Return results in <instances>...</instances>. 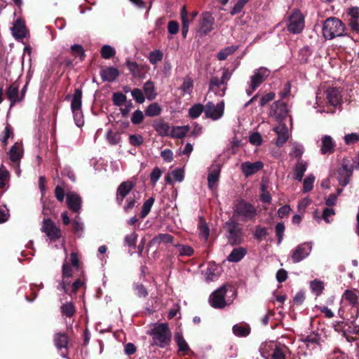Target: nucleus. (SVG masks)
<instances>
[{
    "instance_id": "24",
    "label": "nucleus",
    "mask_w": 359,
    "mask_h": 359,
    "mask_svg": "<svg viewBox=\"0 0 359 359\" xmlns=\"http://www.w3.org/2000/svg\"><path fill=\"white\" fill-rule=\"evenodd\" d=\"M153 127L157 133L161 137H167L170 134L171 129L169 123L162 118L155 120L153 123Z\"/></svg>"
},
{
    "instance_id": "19",
    "label": "nucleus",
    "mask_w": 359,
    "mask_h": 359,
    "mask_svg": "<svg viewBox=\"0 0 359 359\" xmlns=\"http://www.w3.org/2000/svg\"><path fill=\"white\" fill-rule=\"evenodd\" d=\"M68 208L74 212H79L82 200L79 195L75 193H69L66 199Z\"/></svg>"
},
{
    "instance_id": "56",
    "label": "nucleus",
    "mask_w": 359,
    "mask_h": 359,
    "mask_svg": "<svg viewBox=\"0 0 359 359\" xmlns=\"http://www.w3.org/2000/svg\"><path fill=\"white\" fill-rule=\"evenodd\" d=\"M285 230V226L283 223L279 222L275 226V232L277 236V243L278 245H280L282 243L284 236V232Z\"/></svg>"
},
{
    "instance_id": "45",
    "label": "nucleus",
    "mask_w": 359,
    "mask_h": 359,
    "mask_svg": "<svg viewBox=\"0 0 359 359\" xmlns=\"http://www.w3.org/2000/svg\"><path fill=\"white\" fill-rule=\"evenodd\" d=\"M154 201L155 198L154 197H150L143 203L142 210L140 214V218L144 219L149 215Z\"/></svg>"
},
{
    "instance_id": "40",
    "label": "nucleus",
    "mask_w": 359,
    "mask_h": 359,
    "mask_svg": "<svg viewBox=\"0 0 359 359\" xmlns=\"http://www.w3.org/2000/svg\"><path fill=\"white\" fill-rule=\"evenodd\" d=\"M231 78V73L229 72L228 69H224L222 73V78L220 79V83L222 84L223 88L221 89L220 91H215V94L218 95L221 97L224 96L225 95V92L226 90V86H227V81Z\"/></svg>"
},
{
    "instance_id": "32",
    "label": "nucleus",
    "mask_w": 359,
    "mask_h": 359,
    "mask_svg": "<svg viewBox=\"0 0 359 359\" xmlns=\"http://www.w3.org/2000/svg\"><path fill=\"white\" fill-rule=\"evenodd\" d=\"M327 99L328 102L332 106H337L339 104L341 95L339 90L336 88H329L327 91Z\"/></svg>"
},
{
    "instance_id": "33",
    "label": "nucleus",
    "mask_w": 359,
    "mask_h": 359,
    "mask_svg": "<svg viewBox=\"0 0 359 359\" xmlns=\"http://www.w3.org/2000/svg\"><path fill=\"white\" fill-rule=\"evenodd\" d=\"M135 184L130 180L121 182L117 188L116 192L123 197H126L131 190L134 188Z\"/></svg>"
},
{
    "instance_id": "38",
    "label": "nucleus",
    "mask_w": 359,
    "mask_h": 359,
    "mask_svg": "<svg viewBox=\"0 0 359 359\" xmlns=\"http://www.w3.org/2000/svg\"><path fill=\"white\" fill-rule=\"evenodd\" d=\"M14 136L13 128L9 123H6L4 131L0 135V141L3 147H6L8 144V140L13 138Z\"/></svg>"
},
{
    "instance_id": "17",
    "label": "nucleus",
    "mask_w": 359,
    "mask_h": 359,
    "mask_svg": "<svg viewBox=\"0 0 359 359\" xmlns=\"http://www.w3.org/2000/svg\"><path fill=\"white\" fill-rule=\"evenodd\" d=\"M263 166V163L259 161L254 163L247 161L241 164V170L244 175L248 177L262 170Z\"/></svg>"
},
{
    "instance_id": "64",
    "label": "nucleus",
    "mask_w": 359,
    "mask_h": 359,
    "mask_svg": "<svg viewBox=\"0 0 359 359\" xmlns=\"http://www.w3.org/2000/svg\"><path fill=\"white\" fill-rule=\"evenodd\" d=\"M107 140L111 144H117L121 141V135L118 133L109 131L107 135Z\"/></svg>"
},
{
    "instance_id": "7",
    "label": "nucleus",
    "mask_w": 359,
    "mask_h": 359,
    "mask_svg": "<svg viewBox=\"0 0 359 359\" xmlns=\"http://www.w3.org/2000/svg\"><path fill=\"white\" fill-rule=\"evenodd\" d=\"M338 314L346 325L353 324L359 316V306L344 304L339 308Z\"/></svg>"
},
{
    "instance_id": "2",
    "label": "nucleus",
    "mask_w": 359,
    "mask_h": 359,
    "mask_svg": "<svg viewBox=\"0 0 359 359\" xmlns=\"http://www.w3.org/2000/svg\"><path fill=\"white\" fill-rule=\"evenodd\" d=\"M345 31L344 24L336 18H329L323 23V34L326 39L341 36Z\"/></svg>"
},
{
    "instance_id": "61",
    "label": "nucleus",
    "mask_w": 359,
    "mask_h": 359,
    "mask_svg": "<svg viewBox=\"0 0 359 359\" xmlns=\"http://www.w3.org/2000/svg\"><path fill=\"white\" fill-rule=\"evenodd\" d=\"M137 237V233H136L135 231H133L130 234H128L125 237V243L127 245L135 248L136 247Z\"/></svg>"
},
{
    "instance_id": "1",
    "label": "nucleus",
    "mask_w": 359,
    "mask_h": 359,
    "mask_svg": "<svg viewBox=\"0 0 359 359\" xmlns=\"http://www.w3.org/2000/svg\"><path fill=\"white\" fill-rule=\"evenodd\" d=\"M151 341L149 346V349L158 346L161 348H166L171 342L172 332L166 323H159L154 326L150 331Z\"/></svg>"
},
{
    "instance_id": "42",
    "label": "nucleus",
    "mask_w": 359,
    "mask_h": 359,
    "mask_svg": "<svg viewBox=\"0 0 359 359\" xmlns=\"http://www.w3.org/2000/svg\"><path fill=\"white\" fill-rule=\"evenodd\" d=\"M126 65L133 77H141V69L140 67V65L136 62H132L129 60H127L126 62Z\"/></svg>"
},
{
    "instance_id": "52",
    "label": "nucleus",
    "mask_w": 359,
    "mask_h": 359,
    "mask_svg": "<svg viewBox=\"0 0 359 359\" xmlns=\"http://www.w3.org/2000/svg\"><path fill=\"white\" fill-rule=\"evenodd\" d=\"M127 100L126 96L121 92H116L113 93L112 101L115 106L121 107Z\"/></svg>"
},
{
    "instance_id": "13",
    "label": "nucleus",
    "mask_w": 359,
    "mask_h": 359,
    "mask_svg": "<svg viewBox=\"0 0 359 359\" xmlns=\"http://www.w3.org/2000/svg\"><path fill=\"white\" fill-rule=\"evenodd\" d=\"M311 250V245L307 243L298 245L291 254L294 263H298L309 256Z\"/></svg>"
},
{
    "instance_id": "18",
    "label": "nucleus",
    "mask_w": 359,
    "mask_h": 359,
    "mask_svg": "<svg viewBox=\"0 0 359 359\" xmlns=\"http://www.w3.org/2000/svg\"><path fill=\"white\" fill-rule=\"evenodd\" d=\"M118 69L114 67H104L100 69V75L103 81L113 82L119 76Z\"/></svg>"
},
{
    "instance_id": "25",
    "label": "nucleus",
    "mask_w": 359,
    "mask_h": 359,
    "mask_svg": "<svg viewBox=\"0 0 359 359\" xmlns=\"http://www.w3.org/2000/svg\"><path fill=\"white\" fill-rule=\"evenodd\" d=\"M274 131L277 134L276 144L278 147L283 146L288 140V130L285 124L276 127Z\"/></svg>"
},
{
    "instance_id": "14",
    "label": "nucleus",
    "mask_w": 359,
    "mask_h": 359,
    "mask_svg": "<svg viewBox=\"0 0 359 359\" xmlns=\"http://www.w3.org/2000/svg\"><path fill=\"white\" fill-rule=\"evenodd\" d=\"M269 76V71L266 68L258 69L253 76H251L250 88L255 91Z\"/></svg>"
},
{
    "instance_id": "4",
    "label": "nucleus",
    "mask_w": 359,
    "mask_h": 359,
    "mask_svg": "<svg viewBox=\"0 0 359 359\" xmlns=\"http://www.w3.org/2000/svg\"><path fill=\"white\" fill-rule=\"evenodd\" d=\"M224 228L229 233L226 238L230 245H236L243 242V229L237 222L229 219L225 222Z\"/></svg>"
},
{
    "instance_id": "37",
    "label": "nucleus",
    "mask_w": 359,
    "mask_h": 359,
    "mask_svg": "<svg viewBox=\"0 0 359 359\" xmlns=\"http://www.w3.org/2000/svg\"><path fill=\"white\" fill-rule=\"evenodd\" d=\"M143 90L149 100H153L156 98L157 93L155 90L154 83L151 81H147L143 86Z\"/></svg>"
},
{
    "instance_id": "43",
    "label": "nucleus",
    "mask_w": 359,
    "mask_h": 359,
    "mask_svg": "<svg viewBox=\"0 0 359 359\" xmlns=\"http://www.w3.org/2000/svg\"><path fill=\"white\" fill-rule=\"evenodd\" d=\"M268 236L267 229L265 226L257 225L253 232V237L258 242H261Z\"/></svg>"
},
{
    "instance_id": "10",
    "label": "nucleus",
    "mask_w": 359,
    "mask_h": 359,
    "mask_svg": "<svg viewBox=\"0 0 359 359\" xmlns=\"http://www.w3.org/2000/svg\"><path fill=\"white\" fill-rule=\"evenodd\" d=\"M222 165L223 163L215 160L208 168V187L211 190L213 189L214 187L219 181Z\"/></svg>"
},
{
    "instance_id": "30",
    "label": "nucleus",
    "mask_w": 359,
    "mask_h": 359,
    "mask_svg": "<svg viewBox=\"0 0 359 359\" xmlns=\"http://www.w3.org/2000/svg\"><path fill=\"white\" fill-rule=\"evenodd\" d=\"M247 254L245 248L240 247L234 248L227 257V260L231 262H238L241 261Z\"/></svg>"
},
{
    "instance_id": "62",
    "label": "nucleus",
    "mask_w": 359,
    "mask_h": 359,
    "mask_svg": "<svg viewBox=\"0 0 359 359\" xmlns=\"http://www.w3.org/2000/svg\"><path fill=\"white\" fill-rule=\"evenodd\" d=\"M131 95L134 100L139 104H142L145 100V97L142 91L139 88H134L131 91Z\"/></svg>"
},
{
    "instance_id": "22",
    "label": "nucleus",
    "mask_w": 359,
    "mask_h": 359,
    "mask_svg": "<svg viewBox=\"0 0 359 359\" xmlns=\"http://www.w3.org/2000/svg\"><path fill=\"white\" fill-rule=\"evenodd\" d=\"M214 22L215 19L211 14L205 13L200 21V32L207 35L213 29Z\"/></svg>"
},
{
    "instance_id": "28",
    "label": "nucleus",
    "mask_w": 359,
    "mask_h": 359,
    "mask_svg": "<svg viewBox=\"0 0 359 359\" xmlns=\"http://www.w3.org/2000/svg\"><path fill=\"white\" fill-rule=\"evenodd\" d=\"M343 298L348 301L347 305L359 306V291L356 290H346Z\"/></svg>"
},
{
    "instance_id": "12",
    "label": "nucleus",
    "mask_w": 359,
    "mask_h": 359,
    "mask_svg": "<svg viewBox=\"0 0 359 359\" xmlns=\"http://www.w3.org/2000/svg\"><path fill=\"white\" fill-rule=\"evenodd\" d=\"M41 231L51 240L55 241L61 238V230L49 218L44 219Z\"/></svg>"
},
{
    "instance_id": "23",
    "label": "nucleus",
    "mask_w": 359,
    "mask_h": 359,
    "mask_svg": "<svg viewBox=\"0 0 359 359\" xmlns=\"http://www.w3.org/2000/svg\"><path fill=\"white\" fill-rule=\"evenodd\" d=\"M174 338L178 346V352H182L183 355H191L194 353L181 333L176 332Z\"/></svg>"
},
{
    "instance_id": "11",
    "label": "nucleus",
    "mask_w": 359,
    "mask_h": 359,
    "mask_svg": "<svg viewBox=\"0 0 359 359\" xmlns=\"http://www.w3.org/2000/svg\"><path fill=\"white\" fill-rule=\"evenodd\" d=\"M289 110L287 104L280 100L273 103L271 107L270 114L278 121H283L288 115Z\"/></svg>"
},
{
    "instance_id": "39",
    "label": "nucleus",
    "mask_w": 359,
    "mask_h": 359,
    "mask_svg": "<svg viewBox=\"0 0 359 359\" xmlns=\"http://www.w3.org/2000/svg\"><path fill=\"white\" fill-rule=\"evenodd\" d=\"M162 107L157 103L150 104L145 109V115L149 117L157 116L161 114Z\"/></svg>"
},
{
    "instance_id": "60",
    "label": "nucleus",
    "mask_w": 359,
    "mask_h": 359,
    "mask_svg": "<svg viewBox=\"0 0 359 359\" xmlns=\"http://www.w3.org/2000/svg\"><path fill=\"white\" fill-rule=\"evenodd\" d=\"M222 86V83H220V80L217 76H213L210 79V83H209V91H220L221 89L220 87Z\"/></svg>"
},
{
    "instance_id": "5",
    "label": "nucleus",
    "mask_w": 359,
    "mask_h": 359,
    "mask_svg": "<svg viewBox=\"0 0 359 359\" xmlns=\"http://www.w3.org/2000/svg\"><path fill=\"white\" fill-rule=\"evenodd\" d=\"M353 163L348 158H343L341 167L337 170V180L340 186L344 187L350 182L353 175Z\"/></svg>"
},
{
    "instance_id": "15",
    "label": "nucleus",
    "mask_w": 359,
    "mask_h": 359,
    "mask_svg": "<svg viewBox=\"0 0 359 359\" xmlns=\"http://www.w3.org/2000/svg\"><path fill=\"white\" fill-rule=\"evenodd\" d=\"M336 142L333 138L328 135H325L321 138L320 151L323 155L330 156L334 152Z\"/></svg>"
},
{
    "instance_id": "46",
    "label": "nucleus",
    "mask_w": 359,
    "mask_h": 359,
    "mask_svg": "<svg viewBox=\"0 0 359 359\" xmlns=\"http://www.w3.org/2000/svg\"><path fill=\"white\" fill-rule=\"evenodd\" d=\"M10 180V173L7 169L1 165L0 167V189H4L6 188Z\"/></svg>"
},
{
    "instance_id": "63",
    "label": "nucleus",
    "mask_w": 359,
    "mask_h": 359,
    "mask_svg": "<svg viewBox=\"0 0 359 359\" xmlns=\"http://www.w3.org/2000/svg\"><path fill=\"white\" fill-rule=\"evenodd\" d=\"M311 288L317 295L321 294L324 290L323 283L320 280H314L311 282Z\"/></svg>"
},
{
    "instance_id": "9",
    "label": "nucleus",
    "mask_w": 359,
    "mask_h": 359,
    "mask_svg": "<svg viewBox=\"0 0 359 359\" xmlns=\"http://www.w3.org/2000/svg\"><path fill=\"white\" fill-rule=\"evenodd\" d=\"M224 111V102L223 100L216 105L212 102H208L205 105V116L215 121L218 120L223 116Z\"/></svg>"
},
{
    "instance_id": "27",
    "label": "nucleus",
    "mask_w": 359,
    "mask_h": 359,
    "mask_svg": "<svg viewBox=\"0 0 359 359\" xmlns=\"http://www.w3.org/2000/svg\"><path fill=\"white\" fill-rule=\"evenodd\" d=\"M174 236L169 233H159L154 236L149 243V246L160 245L161 243L172 244Z\"/></svg>"
},
{
    "instance_id": "16",
    "label": "nucleus",
    "mask_w": 359,
    "mask_h": 359,
    "mask_svg": "<svg viewBox=\"0 0 359 359\" xmlns=\"http://www.w3.org/2000/svg\"><path fill=\"white\" fill-rule=\"evenodd\" d=\"M11 31L13 37L17 41H22L26 36L27 32L25 21L21 18L17 19L11 28Z\"/></svg>"
},
{
    "instance_id": "49",
    "label": "nucleus",
    "mask_w": 359,
    "mask_h": 359,
    "mask_svg": "<svg viewBox=\"0 0 359 359\" xmlns=\"http://www.w3.org/2000/svg\"><path fill=\"white\" fill-rule=\"evenodd\" d=\"M101 56L104 59H110L116 54L115 49L109 45H104L100 50Z\"/></svg>"
},
{
    "instance_id": "8",
    "label": "nucleus",
    "mask_w": 359,
    "mask_h": 359,
    "mask_svg": "<svg viewBox=\"0 0 359 359\" xmlns=\"http://www.w3.org/2000/svg\"><path fill=\"white\" fill-rule=\"evenodd\" d=\"M304 27V17L298 11H294L289 18L287 30L294 34H299Z\"/></svg>"
},
{
    "instance_id": "57",
    "label": "nucleus",
    "mask_w": 359,
    "mask_h": 359,
    "mask_svg": "<svg viewBox=\"0 0 359 359\" xmlns=\"http://www.w3.org/2000/svg\"><path fill=\"white\" fill-rule=\"evenodd\" d=\"M194 83L193 80L190 77H186L184 79V81L180 87V89L184 93L190 94L193 90Z\"/></svg>"
},
{
    "instance_id": "20",
    "label": "nucleus",
    "mask_w": 359,
    "mask_h": 359,
    "mask_svg": "<svg viewBox=\"0 0 359 359\" xmlns=\"http://www.w3.org/2000/svg\"><path fill=\"white\" fill-rule=\"evenodd\" d=\"M6 97L10 100V108L13 107L17 102H20L19 99V85L16 83H11L6 92Z\"/></svg>"
},
{
    "instance_id": "59",
    "label": "nucleus",
    "mask_w": 359,
    "mask_h": 359,
    "mask_svg": "<svg viewBox=\"0 0 359 359\" xmlns=\"http://www.w3.org/2000/svg\"><path fill=\"white\" fill-rule=\"evenodd\" d=\"M199 231L200 236L204 238L205 240L208 239L209 236V228L205 221L202 217L200 219L199 222Z\"/></svg>"
},
{
    "instance_id": "47",
    "label": "nucleus",
    "mask_w": 359,
    "mask_h": 359,
    "mask_svg": "<svg viewBox=\"0 0 359 359\" xmlns=\"http://www.w3.org/2000/svg\"><path fill=\"white\" fill-rule=\"evenodd\" d=\"M205 112V106L202 104H195L189 110V115L191 118H196Z\"/></svg>"
},
{
    "instance_id": "53",
    "label": "nucleus",
    "mask_w": 359,
    "mask_h": 359,
    "mask_svg": "<svg viewBox=\"0 0 359 359\" xmlns=\"http://www.w3.org/2000/svg\"><path fill=\"white\" fill-rule=\"evenodd\" d=\"M174 245L179 248V251H180L179 256L191 257L194 255V250L189 245H180V244H176Z\"/></svg>"
},
{
    "instance_id": "21",
    "label": "nucleus",
    "mask_w": 359,
    "mask_h": 359,
    "mask_svg": "<svg viewBox=\"0 0 359 359\" xmlns=\"http://www.w3.org/2000/svg\"><path fill=\"white\" fill-rule=\"evenodd\" d=\"M82 90L81 88H76L74 94L71 102V109L75 116L81 114V104H82Z\"/></svg>"
},
{
    "instance_id": "48",
    "label": "nucleus",
    "mask_w": 359,
    "mask_h": 359,
    "mask_svg": "<svg viewBox=\"0 0 359 359\" xmlns=\"http://www.w3.org/2000/svg\"><path fill=\"white\" fill-rule=\"evenodd\" d=\"M163 58V53L160 50H154L149 53V61L152 65H156Z\"/></svg>"
},
{
    "instance_id": "44",
    "label": "nucleus",
    "mask_w": 359,
    "mask_h": 359,
    "mask_svg": "<svg viewBox=\"0 0 359 359\" xmlns=\"http://www.w3.org/2000/svg\"><path fill=\"white\" fill-rule=\"evenodd\" d=\"M237 49V46L226 47L217 53V57L219 60H225L229 55H232Z\"/></svg>"
},
{
    "instance_id": "54",
    "label": "nucleus",
    "mask_w": 359,
    "mask_h": 359,
    "mask_svg": "<svg viewBox=\"0 0 359 359\" xmlns=\"http://www.w3.org/2000/svg\"><path fill=\"white\" fill-rule=\"evenodd\" d=\"M72 267L71 266L70 264L65 260L62 266V278L63 279H67L72 277Z\"/></svg>"
},
{
    "instance_id": "51",
    "label": "nucleus",
    "mask_w": 359,
    "mask_h": 359,
    "mask_svg": "<svg viewBox=\"0 0 359 359\" xmlns=\"http://www.w3.org/2000/svg\"><path fill=\"white\" fill-rule=\"evenodd\" d=\"M70 50H71L72 54L74 57H79L81 60H84L86 55H85L84 49L82 47V46H81L79 44H74L71 46Z\"/></svg>"
},
{
    "instance_id": "41",
    "label": "nucleus",
    "mask_w": 359,
    "mask_h": 359,
    "mask_svg": "<svg viewBox=\"0 0 359 359\" xmlns=\"http://www.w3.org/2000/svg\"><path fill=\"white\" fill-rule=\"evenodd\" d=\"M23 151L22 143L16 142L8 151V157H22Z\"/></svg>"
},
{
    "instance_id": "6",
    "label": "nucleus",
    "mask_w": 359,
    "mask_h": 359,
    "mask_svg": "<svg viewBox=\"0 0 359 359\" xmlns=\"http://www.w3.org/2000/svg\"><path fill=\"white\" fill-rule=\"evenodd\" d=\"M226 285H222L215 290L209 297V303L212 307L217 309H222L226 306L225 296L226 294Z\"/></svg>"
},
{
    "instance_id": "26",
    "label": "nucleus",
    "mask_w": 359,
    "mask_h": 359,
    "mask_svg": "<svg viewBox=\"0 0 359 359\" xmlns=\"http://www.w3.org/2000/svg\"><path fill=\"white\" fill-rule=\"evenodd\" d=\"M232 332L238 337H246L250 334L251 328L248 324L241 323L233 326Z\"/></svg>"
},
{
    "instance_id": "50",
    "label": "nucleus",
    "mask_w": 359,
    "mask_h": 359,
    "mask_svg": "<svg viewBox=\"0 0 359 359\" xmlns=\"http://www.w3.org/2000/svg\"><path fill=\"white\" fill-rule=\"evenodd\" d=\"M304 151V147L298 143H294L291 145L290 151V157H302Z\"/></svg>"
},
{
    "instance_id": "34",
    "label": "nucleus",
    "mask_w": 359,
    "mask_h": 359,
    "mask_svg": "<svg viewBox=\"0 0 359 359\" xmlns=\"http://www.w3.org/2000/svg\"><path fill=\"white\" fill-rule=\"evenodd\" d=\"M76 307L73 302H66L62 304L60 306V312L65 318H72L76 313Z\"/></svg>"
},
{
    "instance_id": "29",
    "label": "nucleus",
    "mask_w": 359,
    "mask_h": 359,
    "mask_svg": "<svg viewBox=\"0 0 359 359\" xmlns=\"http://www.w3.org/2000/svg\"><path fill=\"white\" fill-rule=\"evenodd\" d=\"M54 343L55 346L60 350L67 348L69 343L67 334L65 332L55 333L54 335Z\"/></svg>"
},
{
    "instance_id": "35",
    "label": "nucleus",
    "mask_w": 359,
    "mask_h": 359,
    "mask_svg": "<svg viewBox=\"0 0 359 359\" xmlns=\"http://www.w3.org/2000/svg\"><path fill=\"white\" fill-rule=\"evenodd\" d=\"M308 163L302 160H299L295 165L294 177V178L301 182L302 180L304 174L307 169Z\"/></svg>"
},
{
    "instance_id": "55",
    "label": "nucleus",
    "mask_w": 359,
    "mask_h": 359,
    "mask_svg": "<svg viewBox=\"0 0 359 359\" xmlns=\"http://www.w3.org/2000/svg\"><path fill=\"white\" fill-rule=\"evenodd\" d=\"M315 180V177L312 175L306 177L303 182V193H306L310 191L313 188V183Z\"/></svg>"
},
{
    "instance_id": "36",
    "label": "nucleus",
    "mask_w": 359,
    "mask_h": 359,
    "mask_svg": "<svg viewBox=\"0 0 359 359\" xmlns=\"http://www.w3.org/2000/svg\"><path fill=\"white\" fill-rule=\"evenodd\" d=\"M189 131L188 126H174L170 130V137L173 138H182L187 135Z\"/></svg>"
},
{
    "instance_id": "31",
    "label": "nucleus",
    "mask_w": 359,
    "mask_h": 359,
    "mask_svg": "<svg viewBox=\"0 0 359 359\" xmlns=\"http://www.w3.org/2000/svg\"><path fill=\"white\" fill-rule=\"evenodd\" d=\"M301 341L307 346L313 345V348H314L320 344V335L318 333L312 332L310 334L302 336Z\"/></svg>"
},
{
    "instance_id": "3",
    "label": "nucleus",
    "mask_w": 359,
    "mask_h": 359,
    "mask_svg": "<svg viewBox=\"0 0 359 359\" xmlns=\"http://www.w3.org/2000/svg\"><path fill=\"white\" fill-rule=\"evenodd\" d=\"M257 214L255 207L243 199L239 200L233 208V216L241 217L243 222L254 220Z\"/></svg>"
},
{
    "instance_id": "58",
    "label": "nucleus",
    "mask_w": 359,
    "mask_h": 359,
    "mask_svg": "<svg viewBox=\"0 0 359 359\" xmlns=\"http://www.w3.org/2000/svg\"><path fill=\"white\" fill-rule=\"evenodd\" d=\"M138 198L134 194L133 196H130L126 199V205L123 206V210L128 213L135 206Z\"/></svg>"
}]
</instances>
